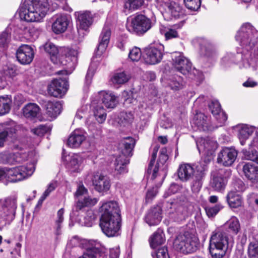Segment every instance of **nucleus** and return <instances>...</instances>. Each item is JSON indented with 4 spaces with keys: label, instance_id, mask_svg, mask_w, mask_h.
Wrapping results in <instances>:
<instances>
[{
    "label": "nucleus",
    "instance_id": "obj_1",
    "mask_svg": "<svg viewBox=\"0 0 258 258\" xmlns=\"http://www.w3.org/2000/svg\"><path fill=\"white\" fill-rule=\"evenodd\" d=\"M235 38L242 47V51L236 54L228 53L222 58V64L227 67L232 63L241 61L244 67H251L255 70L258 62V31L246 23L241 27Z\"/></svg>",
    "mask_w": 258,
    "mask_h": 258
},
{
    "label": "nucleus",
    "instance_id": "obj_2",
    "mask_svg": "<svg viewBox=\"0 0 258 258\" xmlns=\"http://www.w3.org/2000/svg\"><path fill=\"white\" fill-rule=\"evenodd\" d=\"M232 245L228 241L227 233L222 230H216L212 232L209 243L210 253L214 258H222L229 247Z\"/></svg>",
    "mask_w": 258,
    "mask_h": 258
},
{
    "label": "nucleus",
    "instance_id": "obj_3",
    "mask_svg": "<svg viewBox=\"0 0 258 258\" xmlns=\"http://www.w3.org/2000/svg\"><path fill=\"white\" fill-rule=\"evenodd\" d=\"M136 144L135 140L132 137L123 139L120 143L123 148L121 154L116 158L114 162L115 171L116 174H123L127 172V165L129 163L128 157L133 155V150Z\"/></svg>",
    "mask_w": 258,
    "mask_h": 258
},
{
    "label": "nucleus",
    "instance_id": "obj_4",
    "mask_svg": "<svg viewBox=\"0 0 258 258\" xmlns=\"http://www.w3.org/2000/svg\"><path fill=\"white\" fill-rule=\"evenodd\" d=\"M98 201L97 198H91L90 197L79 199L73 207L72 214L74 216H79L81 213L86 211L87 215L84 218V224L85 226L91 227L95 220V216L93 211L88 208L94 206Z\"/></svg>",
    "mask_w": 258,
    "mask_h": 258
},
{
    "label": "nucleus",
    "instance_id": "obj_5",
    "mask_svg": "<svg viewBox=\"0 0 258 258\" xmlns=\"http://www.w3.org/2000/svg\"><path fill=\"white\" fill-rule=\"evenodd\" d=\"M198 238L189 231L180 233L174 241V247L178 251L184 254L195 252L198 248Z\"/></svg>",
    "mask_w": 258,
    "mask_h": 258
},
{
    "label": "nucleus",
    "instance_id": "obj_6",
    "mask_svg": "<svg viewBox=\"0 0 258 258\" xmlns=\"http://www.w3.org/2000/svg\"><path fill=\"white\" fill-rule=\"evenodd\" d=\"M99 226L102 232L108 237H116L120 234L121 226V215H101Z\"/></svg>",
    "mask_w": 258,
    "mask_h": 258
},
{
    "label": "nucleus",
    "instance_id": "obj_7",
    "mask_svg": "<svg viewBox=\"0 0 258 258\" xmlns=\"http://www.w3.org/2000/svg\"><path fill=\"white\" fill-rule=\"evenodd\" d=\"M152 27L150 19L142 14H137L127 19V30L131 33L141 36L147 33Z\"/></svg>",
    "mask_w": 258,
    "mask_h": 258
},
{
    "label": "nucleus",
    "instance_id": "obj_8",
    "mask_svg": "<svg viewBox=\"0 0 258 258\" xmlns=\"http://www.w3.org/2000/svg\"><path fill=\"white\" fill-rule=\"evenodd\" d=\"M17 208L16 197H9L4 201L0 200V230L15 219Z\"/></svg>",
    "mask_w": 258,
    "mask_h": 258
},
{
    "label": "nucleus",
    "instance_id": "obj_9",
    "mask_svg": "<svg viewBox=\"0 0 258 258\" xmlns=\"http://www.w3.org/2000/svg\"><path fill=\"white\" fill-rule=\"evenodd\" d=\"M34 171V165L28 164L13 168H5V177L11 182H16L31 176Z\"/></svg>",
    "mask_w": 258,
    "mask_h": 258
},
{
    "label": "nucleus",
    "instance_id": "obj_10",
    "mask_svg": "<svg viewBox=\"0 0 258 258\" xmlns=\"http://www.w3.org/2000/svg\"><path fill=\"white\" fill-rule=\"evenodd\" d=\"M164 54V45L158 42H155L145 49V61L149 64H157L161 61Z\"/></svg>",
    "mask_w": 258,
    "mask_h": 258
},
{
    "label": "nucleus",
    "instance_id": "obj_11",
    "mask_svg": "<svg viewBox=\"0 0 258 258\" xmlns=\"http://www.w3.org/2000/svg\"><path fill=\"white\" fill-rule=\"evenodd\" d=\"M155 6L169 19H176L181 15L180 7L171 0H156Z\"/></svg>",
    "mask_w": 258,
    "mask_h": 258
},
{
    "label": "nucleus",
    "instance_id": "obj_12",
    "mask_svg": "<svg viewBox=\"0 0 258 258\" xmlns=\"http://www.w3.org/2000/svg\"><path fill=\"white\" fill-rule=\"evenodd\" d=\"M171 57L172 64L176 71L185 76L191 74V62L182 53L175 52L172 54Z\"/></svg>",
    "mask_w": 258,
    "mask_h": 258
},
{
    "label": "nucleus",
    "instance_id": "obj_13",
    "mask_svg": "<svg viewBox=\"0 0 258 258\" xmlns=\"http://www.w3.org/2000/svg\"><path fill=\"white\" fill-rule=\"evenodd\" d=\"M19 14L21 20L27 22H40L44 17L28 3L19 8Z\"/></svg>",
    "mask_w": 258,
    "mask_h": 258
},
{
    "label": "nucleus",
    "instance_id": "obj_14",
    "mask_svg": "<svg viewBox=\"0 0 258 258\" xmlns=\"http://www.w3.org/2000/svg\"><path fill=\"white\" fill-rule=\"evenodd\" d=\"M69 83L67 78L53 80L48 85V93L55 97H61L67 91Z\"/></svg>",
    "mask_w": 258,
    "mask_h": 258
},
{
    "label": "nucleus",
    "instance_id": "obj_15",
    "mask_svg": "<svg viewBox=\"0 0 258 258\" xmlns=\"http://www.w3.org/2000/svg\"><path fill=\"white\" fill-rule=\"evenodd\" d=\"M86 250L78 258H107V254L99 243L94 241L89 242L86 244Z\"/></svg>",
    "mask_w": 258,
    "mask_h": 258
},
{
    "label": "nucleus",
    "instance_id": "obj_16",
    "mask_svg": "<svg viewBox=\"0 0 258 258\" xmlns=\"http://www.w3.org/2000/svg\"><path fill=\"white\" fill-rule=\"evenodd\" d=\"M230 171L224 169H219L213 173V179L211 181L212 187L216 191H221L224 189L226 178L230 175Z\"/></svg>",
    "mask_w": 258,
    "mask_h": 258
},
{
    "label": "nucleus",
    "instance_id": "obj_17",
    "mask_svg": "<svg viewBox=\"0 0 258 258\" xmlns=\"http://www.w3.org/2000/svg\"><path fill=\"white\" fill-rule=\"evenodd\" d=\"M16 55L17 59L21 64H30L34 58V49L29 45L22 44L17 49Z\"/></svg>",
    "mask_w": 258,
    "mask_h": 258
},
{
    "label": "nucleus",
    "instance_id": "obj_18",
    "mask_svg": "<svg viewBox=\"0 0 258 258\" xmlns=\"http://www.w3.org/2000/svg\"><path fill=\"white\" fill-rule=\"evenodd\" d=\"M52 30L56 34L64 33L70 23V17L64 14H58L52 17Z\"/></svg>",
    "mask_w": 258,
    "mask_h": 258
},
{
    "label": "nucleus",
    "instance_id": "obj_19",
    "mask_svg": "<svg viewBox=\"0 0 258 258\" xmlns=\"http://www.w3.org/2000/svg\"><path fill=\"white\" fill-rule=\"evenodd\" d=\"M237 156V151L233 148L225 147L223 148L218 155L217 162L225 166L231 165Z\"/></svg>",
    "mask_w": 258,
    "mask_h": 258
},
{
    "label": "nucleus",
    "instance_id": "obj_20",
    "mask_svg": "<svg viewBox=\"0 0 258 258\" xmlns=\"http://www.w3.org/2000/svg\"><path fill=\"white\" fill-rule=\"evenodd\" d=\"M207 163L202 161L197 163L196 165V175L194 177V179L191 185V190L194 192H198L202 186V178L205 175V172L207 170Z\"/></svg>",
    "mask_w": 258,
    "mask_h": 258
},
{
    "label": "nucleus",
    "instance_id": "obj_21",
    "mask_svg": "<svg viewBox=\"0 0 258 258\" xmlns=\"http://www.w3.org/2000/svg\"><path fill=\"white\" fill-rule=\"evenodd\" d=\"M92 182L95 190L99 192H106L110 187V180L109 177L99 173L94 174Z\"/></svg>",
    "mask_w": 258,
    "mask_h": 258
},
{
    "label": "nucleus",
    "instance_id": "obj_22",
    "mask_svg": "<svg viewBox=\"0 0 258 258\" xmlns=\"http://www.w3.org/2000/svg\"><path fill=\"white\" fill-rule=\"evenodd\" d=\"M79 30L87 31L92 25L93 17L90 12H77L75 13Z\"/></svg>",
    "mask_w": 258,
    "mask_h": 258
},
{
    "label": "nucleus",
    "instance_id": "obj_23",
    "mask_svg": "<svg viewBox=\"0 0 258 258\" xmlns=\"http://www.w3.org/2000/svg\"><path fill=\"white\" fill-rule=\"evenodd\" d=\"M191 165L188 163L180 164L177 170V175L179 179L183 182L187 181L196 175V165Z\"/></svg>",
    "mask_w": 258,
    "mask_h": 258
},
{
    "label": "nucleus",
    "instance_id": "obj_24",
    "mask_svg": "<svg viewBox=\"0 0 258 258\" xmlns=\"http://www.w3.org/2000/svg\"><path fill=\"white\" fill-rule=\"evenodd\" d=\"M196 144L199 153L207 156L212 154L217 146L216 142L208 138H201L197 141Z\"/></svg>",
    "mask_w": 258,
    "mask_h": 258
},
{
    "label": "nucleus",
    "instance_id": "obj_25",
    "mask_svg": "<svg viewBox=\"0 0 258 258\" xmlns=\"http://www.w3.org/2000/svg\"><path fill=\"white\" fill-rule=\"evenodd\" d=\"M40 103L45 109L46 114L50 117L55 118L61 112L62 105L59 101L42 100Z\"/></svg>",
    "mask_w": 258,
    "mask_h": 258
},
{
    "label": "nucleus",
    "instance_id": "obj_26",
    "mask_svg": "<svg viewBox=\"0 0 258 258\" xmlns=\"http://www.w3.org/2000/svg\"><path fill=\"white\" fill-rule=\"evenodd\" d=\"M85 132L82 129H76L70 135L67 145L71 148L79 147L86 139Z\"/></svg>",
    "mask_w": 258,
    "mask_h": 258
},
{
    "label": "nucleus",
    "instance_id": "obj_27",
    "mask_svg": "<svg viewBox=\"0 0 258 258\" xmlns=\"http://www.w3.org/2000/svg\"><path fill=\"white\" fill-rule=\"evenodd\" d=\"M77 51L69 47H60L58 56V64L66 66L76 59Z\"/></svg>",
    "mask_w": 258,
    "mask_h": 258
},
{
    "label": "nucleus",
    "instance_id": "obj_28",
    "mask_svg": "<svg viewBox=\"0 0 258 258\" xmlns=\"http://www.w3.org/2000/svg\"><path fill=\"white\" fill-rule=\"evenodd\" d=\"M161 211L160 207L157 206L150 209L145 216V222L150 226L158 225L161 221Z\"/></svg>",
    "mask_w": 258,
    "mask_h": 258
},
{
    "label": "nucleus",
    "instance_id": "obj_29",
    "mask_svg": "<svg viewBox=\"0 0 258 258\" xmlns=\"http://www.w3.org/2000/svg\"><path fill=\"white\" fill-rule=\"evenodd\" d=\"M101 205L100 207V212L101 215H114L115 214L121 215L120 209L117 202L111 201L108 202H101Z\"/></svg>",
    "mask_w": 258,
    "mask_h": 258
},
{
    "label": "nucleus",
    "instance_id": "obj_30",
    "mask_svg": "<svg viewBox=\"0 0 258 258\" xmlns=\"http://www.w3.org/2000/svg\"><path fill=\"white\" fill-rule=\"evenodd\" d=\"M41 51H44L50 57L51 60L54 64H58V56L59 54V48L51 42H47L44 45L40 46Z\"/></svg>",
    "mask_w": 258,
    "mask_h": 258
},
{
    "label": "nucleus",
    "instance_id": "obj_31",
    "mask_svg": "<svg viewBox=\"0 0 258 258\" xmlns=\"http://www.w3.org/2000/svg\"><path fill=\"white\" fill-rule=\"evenodd\" d=\"M209 108L216 119L221 124L224 123L227 119L226 114L221 111V105L217 100H213L209 104Z\"/></svg>",
    "mask_w": 258,
    "mask_h": 258
},
{
    "label": "nucleus",
    "instance_id": "obj_32",
    "mask_svg": "<svg viewBox=\"0 0 258 258\" xmlns=\"http://www.w3.org/2000/svg\"><path fill=\"white\" fill-rule=\"evenodd\" d=\"M249 150H242V153L246 160H251L258 164V152L253 148L258 149V136L254 137L249 145Z\"/></svg>",
    "mask_w": 258,
    "mask_h": 258
},
{
    "label": "nucleus",
    "instance_id": "obj_33",
    "mask_svg": "<svg viewBox=\"0 0 258 258\" xmlns=\"http://www.w3.org/2000/svg\"><path fill=\"white\" fill-rule=\"evenodd\" d=\"M240 229L238 219L235 217H231L224 225L223 230L226 233L231 235H236Z\"/></svg>",
    "mask_w": 258,
    "mask_h": 258
},
{
    "label": "nucleus",
    "instance_id": "obj_34",
    "mask_svg": "<svg viewBox=\"0 0 258 258\" xmlns=\"http://www.w3.org/2000/svg\"><path fill=\"white\" fill-rule=\"evenodd\" d=\"M243 171L245 177L252 183L258 182V167L249 163L243 167Z\"/></svg>",
    "mask_w": 258,
    "mask_h": 258
},
{
    "label": "nucleus",
    "instance_id": "obj_35",
    "mask_svg": "<svg viewBox=\"0 0 258 258\" xmlns=\"http://www.w3.org/2000/svg\"><path fill=\"white\" fill-rule=\"evenodd\" d=\"M165 241L164 233L162 229H158L150 237L149 242L153 249L157 248Z\"/></svg>",
    "mask_w": 258,
    "mask_h": 258
},
{
    "label": "nucleus",
    "instance_id": "obj_36",
    "mask_svg": "<svg viewBox=\"0 0 258 258\" xmlns=\"http://www.w3.org/2000/svg\"><path fill=\"white\" fill-rule=\"evenodd\" d=\"M111 31L110 29L107 27H104L100 34L99 44L97 47V50L100 51V53H102L105 51L107 47Z\"/></svg>",
    "mask_w": 258,
    "mask_h": 258
},
{
    "label": "nucleus",
    "instance_id": "obj_37",
    "mask_svg": "<svg viewBox=\"0 0 258 258\" xmlns=\"http://www.w3.org/2000/svg\"><path fill=\"white\" fill-rule=\"evenodd\" d=\"M226 201L232 208H237L241 206L242 199L240 194L233 190L229 191L226 196Z\"/></svg>",
    "mask_w": 258,
    "mask_h": 258
},
{
    "label": "nucleus",
    "instance_id": "obj_38",
    "mask_svg": "<svg viewBox=\"0 0 258 258\" xmlns=\"http://www.w3.org/2000/svg\"><path fill=\"white\" fill-rule=\"evenodd\" d=\"M99 96L102 103L108 108H113L117 103L116 97L111 93L101 91Z\"/></svg>",
    "mask_w": 258,
    "mask_h": 258
},
{
    "label": "nucleus",
    "instance_id": "obj_39",
    "mask_svg": "<svg viewBox=\"0 0 258 258\" xmlns=\"http://www.w3.org/2000/svg\"><path fill=\"white\" fill-rule=\"evenodd\" d=\"M207 117L204 114H199L194 121V124L197 127V130L206 132L211 130V126L207 120Z\"/></svg>",
    "mask_w": 258,
    "mask_h": 258
},
{
    "label": "nucleus",
    "instance_id": "obj_40",
    "mask_svg": "<svg viewBox=\"0 0 258 258\" xmlns=\"http://www.w3.org/2000/svg\"><path fill=\"white\" fill-rule=\"evenodd\" d=\"M254 130V127L252 126H249L247 124L241 125L238 134V137L241 145L243 146L245 144L246 140L252 135Z\"/></svg>",
    "mask_w": 258,
    "mask_h": 258
},
{
    "label": "nucleus",
    "instance_id": "obj_41",
    "mask_svg": "<svg viewBox=\"0 0 258 258\" xmlns=\"http://www.w3.org/2000/svg\"><path fill=\"white\" fill-rule=\"evenodd\" d=\"M37 11L45 17L49 10L50 4L48 0H30L29 3Z\"/></svg>",
    "mask_w": 258,
    "mask_h": 258
},
{
    "label": "nucleus",
    "instance_id": "obj_42",
    "mask_svg": "<svg viewBox=\"0 0 258 258\" xmlns=\"http://www.w3.org/2000/svg\"><path fill=\"white\" fill-rule=\"evenodd\" d=\"M27 155L25 153H9L5 155V162L10 165L21 163L25 160Z\"/></svg>",
    "mask_w": 258,
    "mask_h": 258
},
{
    "label": "nucleus",
    "instance_id": "obj_43",
    "mask_svg": "<svg viewBox=\"0 0 258 258\" xmlns=\"http://www.w3.org/2000/svg\"><path fill=\"white\" fill-rule=\"evenodd\" d=\"M23 114L27 118L33 119L38 114L40 108L35 103H28L23 109Z\"/></svg>",
    "mask_w": 258,
    "mask_h": 258
},
{
    "label": "nucleus",
    "instance_id": "obj_44",
    "mask_svg": "<svg viewBox=\"0 0 258 258\" xmlns=\"http://www.w3.org/2000/svg\"><path fill=\"white\" fill-rule=\"evenodd\" d=\"M16 129L13 126L6 127L4 131L0 132V148L4 147V144L8 138H14Z\"/></svg>",
    "mask_w": 258,
    "mask_h": 258
},
{
    "label": "nucleus",
    "instance_id": "obj_45",
    "mask_svg": "<svg viewBox=\"0 0 258 258\" xmlns=\"http://www.w3.org/2000/svg\"><path fill=\"white\" fill-rule=\"evenodd\" d=\"M11 103L12 101L8 96L0 97V115H5L10 111Z\"/></svg>",
    "mask_w": 258,
    "mask_h": 258
},
{
    "label": "nucleus",
    "instance_id": "obj_46",
    "mask_svg": "<svg viewBox=\"0 0 258 258\" xmlns=\"http://www.w3.org/2000/svg\"><path fill=\"white\" fill-rule=\"evenodd\" d=\"M183 86L184 81L183 78L178 75H175L170 79L169 86L173 90H179L183 88Z\"/></svg>",
    "mask_w": 258,
    "mask_h": 258
},
{
    "label": "nucleus",
    "instance_id": "obj_47",
    "mask_svg": "<svg viewBox=\"0 0 258 258\" xmlns=\"http://www.w3.org/2000/svg\"><path fill=\"white\" fill-rule=\"evenodd\" d=\"M144 3V0H124L123 7L126 10L132 11L139 9Z\"/></svg>",
    "mask_w": 258,
    "mask_h": 258
},
{
    "label": "nucleus",
    "instance_id": "obj_48",
    "mask_svg": "<svg viewBox=\"0 0 258 258\" xmlns=\"http://www.w3.org/2000/svg\"><path fill=\"white\" fill-rule=\"evenodd\" d=\"M200 51L201 55L208 57H212L215 54L213 46L207 41H204L203 44H201Z\"/></svg>",
    "mask_w": 258,
    "mask_h": 258
},
{
    "label": "nucleus",
    "instance_id": "obj_49",
    "mask_svg": "<svg viewBox=\"0 0 258 258\" xmlns=\"http://www.w3.org/2000/svg\"><path fill=\"white\" fill-rule=\"evenodd\" d=\"M247 254L249 258H258V240L251 241L248 246Z\"/></svg>",
    "mask_w": 258,
    "mask_h": 258
},
{
    "label": "nucleus",
    "instance_id": "obj_50",
    "mask_svg": "<svg viewBox=\"0 0 258 258\" xmlns=\"http://www.w3.org/2000/svg\"><path fill=\"white\" fill-rule=\"evenodd\" d=\"M168 159V156L167 154H162L159 155L158 160L156 166L154 167L153 174L151 176L152 180H154L157 176L159 168L160 166V164H162V165H164Z\"/></svg>",
    "mask_w": 258,
    "mask_h": 258
},
{
    "label": "nucleus",
    "instance_id": "obj_51",
    "mask_svg": "<svg viewBox=\"0 0 258 258\" xmlns=\"http://www.w3.org/2000/svg\"><path fill=\"white\" fill-rule=\"evenodd\" d=\"M64 212V209L61 208L57 213V219L55 221V234L57 235L61 234L60 229L62 227V223L63 221Z\"/></svg>",
    "mask_w": 258,
    "mask_h": 258
},
{
    "label": "nucleus",
    "instance_id": "obj_52",
    "mask_svg": "<svg viewBox=\"0 0 258 258\" xmlns=\"http://www.w3.org/2000/svg\"><path fill=\"white\" fill-rule=\"evenodd\" d=\"M67 166L71 172H79L80 171V164L78 159L75 157H71Z\"/></svg>",
    "mask_w": 258,
    "mask_h": 258
},
{
    "label": "nucleus",
    "instance_id": "obj_53",
    "mask_svg": "<svg viewBox=\"0 0 258 258\" xmlns=\"http://www.w3.org/2000/svg\"><path fill=\"white\" fill-rule=\"evenodd\" d=\"M128 80V77L124 72L115 74L112 78L113 83L116 84H123Z\"/></svg>",
    "mask_w": 258,
    "mask_h": 258
},
{
    "label": "nucleus",
    "instance_id": "obj_54",
    "mask_svg": "<svg viewBox=\"0 0 258 258\" xmlns=\"http://www.w3.org/2000/svg\"><path fill=\"white\" fill-rule=\"evenodd\" d=\"M185 6L193 11L198 10L201 5V0H184Z\"/></svg>",
    "mask_w": 258,
    "mask_h": 258
},
{
    "label": "nucleus",
    "instance_id": "obj_55",
    "mask_svg": "<svg viewBox=\"0 0 258 258\" xmlns=\"http://www.w3.org/2000/svg\"><path fill=\"white\" fill-rule=\"evenodd\" d=\"M51 128L46 125L41 124L37 127L31 130V132L38 136H43L45 134L51 130Z\"/></svg>",
    "mask_w": 258,
    "mask_h": 258
},
{
    "label": "nucleus",
    "instance_id": "obj_56",
    "mask_svg": "<svg viewBox=\"0 0 258 258\" xmlns=\"http://www.w3.org/2000/svg\"><path fill=\"white\" fill-rule=\"evenodd\" d=\"M153 258H170L167 247L164 246L158 248L154 252L152 253Z\"/></svg>",
    "mask_w": 258,
    "mask_h": 258
},
{
    "label": "nucleus",
    "instance_id": "obj_57",
    "mask_svg": "<svg viewBox=\"0 0 258 258\" xmlns=\"http://www.w3.org/2000/svg\"><path fill=\"white\" fill-rule=\"evenodd\" d=\"M180 27L181 26L179 25H176L174 26V28L168 29L166 32L164 33L165 39L168 40L178 37V33L176 29L180 28Z\"/></svg>",
    "mask_w": 258,
    "mask_h": 258
},
{
    "label": "nucleus",
    "instance_id": "obj_58",
    "mask_svg": "<svg viewBox=\"0 0 258 258\" xmlns=\"http://www.w3.org/2000/svg\"><path fill=\"white\" fill-rule=\"evenodd\" d=\"M57 186V182L56 181H52L47 186V189L45 190V191L42 194V196L40 197L39 202H42L44 201L46 198L49 195L51 192L53 191Z\"/></svg>",
    "mask_w": 258,
    "mask_h": 258
},
{
    "label": "nucleus",
    "instance_id": "obj_59",
    "mask_svg": "<svg viewBox=\"0 0 258 258\" xmlns=\"http://www.w3.org/2000/svg\"><path fill=\"white\" fill-rule=\"evenodd\" d=\"M245 189V185L243 182L239 179H236L234 180L232 183V189L231 190H233L236 192V193H238L240 192H242Z\"/></svg>",
    "mask_w": 258,
    "mask_h": 258
},
{
    "label": "nucleus",
    "instance_id": "obj_60",
    "mask_svg": "<svg viewBox=\"0 0 258 258\" xmlns=\"http://www.w3.org/2000/svg\"><path fill=\"white\" fill-rule=\"evenodd\" d=\"M141 56V50L140 48L136 47L130 50L128 54L129 58L134 61H138L140 59Z\"/></svg>",
    "mask_w": 258,
    "mask_h": 258
},
{
    "label": "nucleus",
    "instance_id": "obj_61",
    "mask_svg": "<svg viewBox=\"0 0 258 258\" xmlns=\"http://www.w3.org/2000/svg\"><path fill=\"white\" fill-rule=\"evenodd\" d=\"M220 210V206L218 205L213 207H207L205 208L206 214L209 217L215 216Z\"/></svg>",
    "mask_w": 258,
    "mask_h": 258
},
{
    "label": "nucleus",
    "instance_id": "obj_62",
    "mask_svg": "<svg viewBox=\"0 0 258 258\" xmlns=\"http://www.w3.org/2000/svg\"><path fill=\"white\" fill-rule=\"evenodd\" d=\"M247 197L248 203L249 204L258 208V194L251 192L249 194Z\"/></svg>",
    "mask_w": 258,
    "mask_h": 258
},
{
    "label": "nucleus",
    "instance_id": "obj_63",
    "mask_svg": "<svg viewBox=\"0 0 258 258\" xmlns=\"http://www.w3.org/2000/svg\"><path fill=\"white\" fill-rule=\"evenodd\" d=\"M180 190L179 185L175 183H172L170 184L168 190L165 192L164 197L166 198L170 195L174 194Z\"/></svg>",
    "mask_w": 258,
    "mask_h": 258
},
{
    "label": "nucleus",
    "instance_id": "obj_64",
    "mask_svg": "<svg viewBox=\"0 0 258 258\" xmlns=\"http://www.w3.org/2000/svg\"><path fill=\"white\" fill-rule=\"evenodd\" d=\"M158 190L156 187H153L149 189L146 194V202L148 203L152 200V199L157 195Z\"/></svg>",
    "mask_w": 258,
    "mask_h": 258
}]
</instances>
